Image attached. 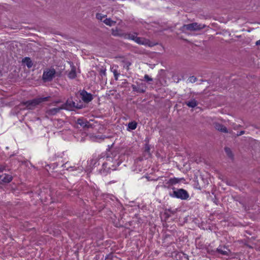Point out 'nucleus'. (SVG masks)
I'll use <instances>...</instances> for the list:
<instances>
[{
	"label": "nucleus",
	"mask_w": 260,
	"mask_h": 260,
	"mask_svg": "<svg viewBox=\"0 0 260 260\" xmlns=\"http://www.w3.org/2000/svg\"><path fill=\"white\" fill-rule=\"evenodd\" d=\"M63 109L62 108V106L58 108H54L51 109H47L46 111V116H53L56 115L57 113H59L61 110Z\"/></svg>",
	"instance_id": "nucleus-11"
},
{
	"label": "nucleus",
	"mask_w": 260,
	"mask_h": 260,
	"mask_svg": "<svg viewBox=\"0 0 260 260\" xmlns=\"http://www.w3.org/2000/svg\"><path fill=\"white\" fill-rule=\"evenodd\" d=\"M22 62L25 63L28 68H31L33 64L30 58L27 57L23 59Z\"/></svg>",
	"instance_id": "nucleus-18"
},
{
	"label": "nucleus",
	"mask_w": 260,
	"mask_h": 260,
	"mask_svg": "<svg viewBox=\"0 0 260 260\" xmlns=\"http://www.w3.org/2000/svg\"><path fill=\"white\" fill-rule=\"evenodd\" d=\"M240 204H241L242 205L243 207L244 208V210H245V211H248V210H249V207H247V206H246L244 204H243V203H241V202H240Z\"/></svg>",
	"instance_id": "nucleus-30"
},
{
	"label": "nucleus",
	"mask_w": 260,
	"mask_h": 260,
	"mask_svg": "<svg viewBox=\"0 0 260 260\" xmlns=\"http://www.w3.org/2000/svg\"><path fill=\"white\" fill-rule=\"evenodd\" d=\"M255 44H256V45H260V40L257 41H256Z\"/></svg>",
	"instance_id": "nucleus-33"
},
{
	"label": "nucleus",
	"mask_w": 260,
	"mask_h": 260,
	"mask_svg": "<svg viewBox=\"0 0 260 260\" xmlns=\"http://www.w3.org/2000/svg\"><path fill=\"white\" fill-rule=\"evenodd\" d=\"M132 87L133 88V91H136L139 93H144L145 92L147 86L145 83H141L138 84L137 86L133 84L132 85Z\"/></svg>",
	"instance_id": "nucleus-8"
},
{
	"label": "nucleus",
	"mask_w": 260,
	"mask_h": 260,
	"mask_svg": "<svg viewBox=\"0 0 260 260\" xmlns=\"http://www.w3.org/2000/svg\"><path fill=\"white\" fill-rule=\"evenodd\" d=\"M5 170V167L1 166H0V173L2 172L3 171V170Z\"/></svg>",
	"instance_id": "nucleus-32"
},
{
	"label": "nucleus",
	"mask_w": 260,
	"mask_h": 260,
	"mask_svg": "<svg viewBox=\"0 0 260 260\" xmlns=\"http://www.w3.org/2000/svg\"><path fill=\"white\" fill-rule=\"evenodd\" d=\"M135 39V42L140 45L148 46L149 47H152L155 45V44L151 42L148 39L144 38L138 37L137 36Z\"/></svg>",
	"instance_id": "nucleus-7"
},
{
	"label": "nucleus",
	"mask_w": 260,
	"mask_h": 260,
	"mask_svg": "<svg viewBox=\"0 0 260 260\" xmlns=\"http://www.w3.org/2000/svg\"><path fill=\"white\" fill-rule=\"evenodd\" d=\"M170 196L173 198L180 199L182 200H187L189 197L187 191L183 188L174 190L172 193H170Z\"/></svg>",
	"instance_id": "nucleus-2"
},
{
	"label": "nucleus",
	"mask_w": 260,
	"mask_h": 260,
	"mask_svg": "<svg viewBox=\"0 0 260 260\" xmlns=\"http://www.w3.org/2000/svg\"><path fill=\"white\" fill-rule=\"evenodd\" d=\"M120 164L119 161H118V159L115 158L113 159L111 157H107V161L103 163V167L105 170L107 168V166H109V168L113 170H115L117 166H118Z\"/></svg>",
	"instance_id": "nucleus-5"
},
{
	"label": "nucleus",
	"mask_w": 260,
	"mask_h": 260,
	"mask_svg": "<svg viewBox=\"0 0 260 260\" xmlns=\"http://www.w3.org/2000/svg\"><path fill=\"white\" fill-rule=\"evenodd\" d=\"M112 35L114 36H122L123 35L122 33L119 32L117 29H112Z\"/></svg>",
	"instance_id": "nucleus-24"
},
{
	"label": "nucleus",
	"mask_w": 260,
	"mask_h": 260,
	"mask_svg": "<svg viewBox=\"0 0 260 260\" xmlns=\"http://www.w3.org/2000/svg\"><path fill=\"white\" fill-rule=\"evenodd\" d=\"M181 179H178L176 178H171L167 183L169 185L176 184L178 183Z\"/></svg>",
	"instance_id": "nucleus-19"
},
{
	"label": "nucleus",
	"mask_w": 260,
	"mask_h": 260,
	"mask_svg": "<svg viewBox=\"0 0 260 260\" xmlns=\"http://www.w3.org/2000/svg\"><path fill=\"white\" fill-rule=\"evenodd\" d=\"M224 150H225L226 155L229 158L233 159L234 158V155L232 153L231 149L229 147H225L224 148Z\"/></svg>",
	"instance_id": "nucleus-22"
},
{
	"label": "nucleus",
	"mask_w": 260,
	"mask_h": 260,
	"mask_svg": "<svg viewBox=\"0 0 260 260\" xmlns=\"http://www.w3.org/2000/svg\"><path fill=\"white\" fill-rule=\"evenodd\" d=\"M106 16V15H103L101 13H97L96 14V18L98 20H102V19L103 18H104Z\"/></svg>",
	"instance_id": "nucleus-26"
},
{
	"label": "nucleus",
	"mask_w": 260,
	"mask_h": 260,
	"mask_svg": "<svg viewBox=\"0 0 260 260\" xmlns=\"http://www.w3.org/2000/svg\"><path fill=\"white\" fill-rule=\"evenodd\" d=\"M206 25L202 24H199L197 22L184 24L182 27V30L184 31L185 30H190V31H196L201 30L206 27Z\"/></svg>",
	"instance_id": "nucleus-4"
},
{
	"label": "nucleus",
	"mask_w": 260,
	"mask_h": 260,
	"mask_svg": "<svg viewBox=\"0 0 260 260\" xmlns=\"http://www.w3.org/2000/svg\"><path fill=\"white\" fill-rule=\"evenodd\" d=\"M144 153H145V156H147V157H150L151 153H150V147L148 144H146L145 145L144 147Z\"/></svg>",
	"instance_id": "nucleus-20"
},
{
	"label": "nucleus",
	"mask_w": 260,
	"mask_h": 260,
	"mask_svg": "<svg viewBox=\"0 0 260 260\" xmlns=\"http://www.w3.org/2000/svg\"><path fill=\"white\" fill-rule=\"evenodd\" d=\"M137 33L125 34L124 35V38L130 40H132L135 41L136 39L135 38H136L137 37Z\"/></svg>",
	"instance_id": "nucleus-23"
},
{
	"label": "nucleus",
	"mask_w": 260,
	"mask_h": 260,
	"mask_svg": "<svg viewBox=\"0 0 260 260\" xmlns=\"http://www.w3.org/2000/svg\"><path fill=\"white\" fill-rule=\"evenodd\" d=\"M76 123L83 128H89L91 127V125L89 123V122L85 119L78 118L76 121Z\"/></svg>",
	"instance_id": "nucleus-12"
},
{
	"label": "nucleus",
	"mask_w": 260,
	"mask_h": 260,
	"mask_svg": "<svg viewBox=\"0 0 260 260\" xmlns=\"http://www.w3.org/2000/svg\"><path fill=\"white\" fill-rule=\"evenodd\" d=\"M144 79H145V80L146 81L148 82H149L152 81L153 80L152 78L150 77L148 75H145L144 76Z\"/></svg>",
	"instance_id": "nucleus-29"
},
{
	"label": "nucleus",
	"mask_w": 260,
	"mask_h": 260,
	"mask_svg": "<svg viewBox=\"0 0 260 260\" xmlns=\"http://www.w3.org/2000/svg\"><path fill=\"white\" fill-rule=\"evenodd\" d=\"M56 71L54 69H46L43 74L42 79L45 82L51 81L54 77Z\"/></svg>",
	"instance_id": "nucleus-6"
},
{
	"label": "nucleus",
	"mask_w": 260,
	"mask_h": 260,
	"mask_svg": "<svg viewBox=\"0 0 260 260\" xmlns=\"http://www.w3.org/2000/svg\"><path fill=\"white\" fill-rule=\"evenodd\" d=\"M111 71L114 74L115 79L117 80L118 76L120 74L117 72L116 69H114V67L111 68Z\"/></svg>",
	"instance_id": "nucleus-25"
},
{
	"label": "nucleus",
	"mask_w": 260,
	"mask_h": 260,
	"mask_svg": "<svg viewBox=\"0 0 260 260\" xmlns=\"http://www.w3.org/2000/svg\"><path fill=\"white\" fill-rule=\"evenodd\" d=\"M12 176L9 174H0V183H9L12 180Z\"/></svg>",
	"instance_id": "nucleus-13"
},
{
	"label": "nucleus",
	"mask_w": 260,
	"mask_h": 260,
	"mask_svg": "<svg viewBox=\"0 0 260 260\" xmlns=\"http://www.w3.org/2000/svg\"><path fill=\"white\" fill-rule=\"evenodd\" d=\"M82 108L83 105L82 103H76L72 99H68L66 102L62 105V108H63V109H66L70 111L74 110L75 108L80 109Z\"/></svg>",
	"instance_id": "nucleus-3"
},
{
	"label": "nucleus",
	"mask_w": 260,
	"mask_h": 260,
	"mask_svg": "<svg viewBox=\"0 0 260 260\" xmlns=\"http://www.w3.org/2000/svg\"><path fill=\"white\" fill-rule=\"evenodd\" d=\"M214 127L216 130L220 131L222 133H229V131L227 129V128L223 125L220 124L219 123H215Z\"/></svg>",
	"instance_id": "nucleus-14"
},
{
	"label": "nucleus",
	"mask_w": 260,
	"mask_h": 260,
	"mask_svg": "<svg viewBox=\"0 0 260 260\" xmlns=\"http://www.w3.org/2000/svg\"><path fill=\"white\" fill-rule=\"evenodd\" d=\"M103 22L106 25L110 26L114 25L116 23L115 21L111 20V18H106L103 20Z\"/></svg>",
	"instance_id": "nucleus-16"
},
{
	"label": "nucleus",
	"mask_w": 260,
	"mask_h": 260,
	"mask_svg": "<svg viewBox=\"0 0 260 260\" xmlns=\"http://www.w3.org/2000/svg\"><path fill=\"white\" fill-rule=\"evenodd\" d=\"M137 123L135 121H132L128 123V127H127V130L131 131V130H134L137 128Z\"/></svg>",
	"instance_id": "nucleus-17"
},
{
	"label": "nucleus",
	"mask_w": 260,
	"mask_h": 260,
	"mask_svg": "<svg viewBox=\"0 0 260 260\" xmlns=\"http://www.w3.org/2000/svg\"><path fill=\"white\" fill-rule=\"evenodd\" d=\"M80 95L82 100L86 103L90 102L93 99L92 95L84 90L80 92Z\"/></svg>",
	"instance_id": "nucleus-9"
},
{
	"label": "nucleus",
	"mask_w": 260,
	"mask_h": 260,
	"mask_svg": "<svg viewBox=\"0 0 260 260\" xmlns=\"http://www.w3.org/2000/svg\"><path fill=\"white\" fill-rule=\"evenodd\" d=\"M106 69L105 68H102L100 70V74L101 76H106Z\"/></svg>",
	"instance_id": "nucleus-28"
},
{
	"label": "nucleus",
	"mask_w": 260,
	"mask_h": 260,
	"mask_svg": "<svg viewBox=\"0 0 260 260\" xmlns=\"http://www.w3.org/2000/svg\"><path fill=\"white\" fill-rule=\"evenodd\" d=\"M244 133H245V131H240L239 133H238V134H237V136H241V135H243Z\"/></svg>",
	"instance_id": "nucleus-31"
},
{
	"label": "nucleus",
	"mask_w": 260,
	"mask_h": 260,
	"mask_svg": "<svg viewBox=\"0 0 260 260\" xmlns=\"http://www.w3.org/2000/svg\"><path fill=\"white\" fill-rule=\"evenodd\" d=\"M184 104L189 107L194 108L198 105V103L195 99H192L189 101L185 102Z\"/></svg>",
	"instance_id": "nucleus-15"
},
{
	"label": "nucleus",
	"mask_w": 260,
	"mask_h": 260,
	"mask_svg": "<svg viewBox=\"0 0 260 260\" xmlns=\"http://www.w3.org/2000/svg\"><path fill=\"white\" fill-rule=\"evenodd\" d=\"M197 80V78L193 76L190 77L188 79V81L190 83H194Z\"/></svg>",
	"instance_id": "nucleus-27"
},
{
	"label": "nucleus",
	"mask_w": 260,
	"mask_h": 260,
	"mask_svg": "<svg viewBox=\"0 0 260 260\" xmlns=\"http://www.w3.org/2000/svg\"><path fill=\"white\" fill-rule=\"evenodd\" d=\"M49 99L50 96L36 98L25 102L24 103V105L26 106L27 109L32 110L36 106L43 102L48 101Z\"/></svg>",
	"instance_id": "nucleus-1"
},
{
	"label": "nucleus",
	"mask_w": 260,
	"mask_h": 260,
	"mask_svg": "<svg viewBox=\"0 0 260 260\" xmlns=\"http://www.w3.org/2000/svg\"><path fill=\"white\" fill-rule=\"evenodd\" d=\"M230 250L225 246H223V248L221 246H219L216 248L215 250L212 251L213 254L216 255L217 253H220L223 255H229Z\"/></svg>",
	"instance_id": "nucleus-10"
},
{
	"label": "nucleus",
	"mask_w": 260,
	"mask_h": 260,
	"mask_svg": "<svg viewBox=\"0 0 260 260\" xmlns=\"http://www.w3.org/2000/svg\"><path fill=\"white\" fill-rule=\"evenodd\" d=\"M68 76L70 79H74L76 77V72L75 68H73L69 73Z\"/></svg>",
	"instance_id": "nucleus-21"
}]
</instances>
